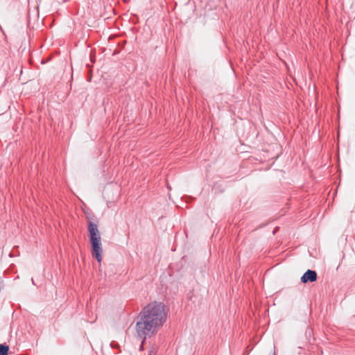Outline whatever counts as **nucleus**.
<instances>
[{"instance_id": "1", "label": "nucleus", "mask_w": 355, "mask_h": 355, "mask_svg": "<svg viewBox=\"0 0 355 355\" xmlns=\"http://www.w3.org/2000/svg\"><path fill=\"white\" fill-rule=\"evenodd\" d=\"M167 319V309L162 302H153L146 306L137 316L135 331L139 338L145 343L148 338L155 335Z\"/></svg>"}, {"instance_id": "2", "label": "nucleus", "mask_w": 355, "mask_h": 355, "mask_svg": "<svg viewBox=\"0 0 355 355\" xmlns=\"http://www.w3.org/2000/svg\"><path fill=\"white\" fill-rule=\"evenodd\" d=\"M88 231L92 244V254L98 262H101L103 259V248L96 224L92 221L89 222Z\"/></svg>"}, {"instance_id": "3", "label": "nucleus", "mask_w": 355, "mask_h": 355, "mask_svg": "<svg viewBox=\"0 0 355 355\" xmlns=\"http://www.w3.org/2000/svg\"><path fill=\"white\" fill-rule=\"evenodd\" d=\"M317 279V273L315 270H308L301 277V282L306 283L308 282H313Z\"/></svg>"}, {"instance_id": "4", "label": "nucleus", "mask_w": 355, "mask_h": 355, "mask_svg": "<svg viewBox=\"0 0 355 355\" xmlns=\"http://www.w3.org/2000/svg\"><path fill=\"white\" fill-rule=\"evenodd\" d=\"M9 350L8 345L1 344L0 345V355H7Z\"/></svg>"}, {"instance_id": "5", "label": "nucleus", "mask_w": 355, "mask_h": 355, "mask_svg": "<svg viewBox=\"0 0 355 355\" xmlns=\"http://www.w3.org/2000/svg\"><path fill=\"white\" fill-rule=\"evenodd\" d=\"M155 354H156L155 349H151L149 351V354L148 355H155Z\"/></svg>"}, {"instance_id": "6", "label": "nucleus", "mask_w": 355, "mask_h": 355, "mask_svg": "<svg viewBox=\"0 0 355 355\" xmlns=\"http://www.w3.org/2000/svg\"><path fill=\"white\" fill-rule=\"evenodd\" d=\"M141 340V345H140L139 347V350L140 351H142L144 349V343H143V338H140Z\"/></svg>"}]
</instances>
